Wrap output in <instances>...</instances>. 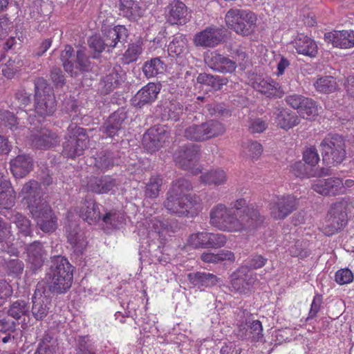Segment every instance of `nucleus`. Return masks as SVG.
<instances>
[{
  "label": "nucleus",
  "mask_w": 354,
  "mask_h": 354,
  "mask_svg": "<svg viewBox=\"0 0 354 354\" xmlns=\"http://www.w3.org/2000/svg\"><path fill=\"white\" fill-rule=\"evenodd\" d=\"M167 9V21L171 24H184L187 21V8L182 1L174 0Z\"/></svg>",
  "instance_id": "obj_28"
},
{
  "label": "nucleus",
  "mask_w": 354,
  "mask_h": 354,
  "mask_svg": "<svg viewBox=\"0 0 354 354\" xmlns=\"http://www.w3.org/2000/svg\"><path fill=\"white\" fill-rule=\"evenodd\" d=\"M105 45L107 46V51L116 47L118 44L127 42L129 37L128 30L124 26H116L111 28H105L102 30Z\"/></svg>",
  "instance_id": "obj_22"
},
{
  "label": "nucleus",
  "mask_w": 354,
  "mask_h": 354,
  "mask_svg": "<svg viewBox=\"0 0 354 354\" xmlns=\"http://www.w3.org/2000/svg\"><path fill=\"white\" fill-rule=\"evenodd\" d=\"M165 64L160 57L152 58L147 61L142 67V71L147 77H152L158 74L162 73L165 71Z\"/></svg>",
  "instance_id": "obj_42"
},
{
  "label": "nucleus",
  "mask_w": 354,
  "mask_h": 354,
  "mask_svg": "<svg viewBox=\"0 0 354 354\" xmlns=\"http://www.w3.org/2000/svg\"><path fill=\"white\" fill-rule=\"evenodd\" d=\"M10 219L15 223L19 233L24 236H32V230L30 221L19 212L13 213Z\"/></svg>",
  "instance_id": "obj_43"
},
{
  "label": "nucleus",
  "mask_w": 354,
  "mask_h": 354,
  "mask_svg": "<svg viewBox=\"0 0 354 354\" xmlns=\"http://www.w3.org/2000/svg\"><path fill=\"white\" fill-rule=\"evenodd\" d=\"M314 86L317 91L328 93L336 90L337 82L333 77L325 76L318 79Z\"/></svg>",
  "instance_id": "obj_50"
},
{
  "label": "nucleus",
  "mask_w": 354,
  "mask_h": 354,
  "mask_svg": "<svg viewBox=\"0 0 354 354\" xmlns=\"http://www.w3.org/2000/svg\"><path fill=\"white\" fill-rule=\"evenodd\" d=\"M50 77L56 88H62L65 84V77L60 68L53 66L50 73Z\"/></svg>",
  "instance_id": "obj_61"
},
{
  "label": "nucleus",
  "mask_w": 354,
  "mask_h": 354,
  "mask_svg": "<svg viewBox=\"0 0 354 354\" xmlns=\"http://www.w3.org/2000/svg\"><path fill=\"white\" fill-rule=\"evenodd\" d=\"M45 279L50 292L57 295L64 294L72 286L73 267L66 257L55 255L50 258V265Z\"/></svg>",
  "instance_id": "obj_2"
},
{
  "label": "nucleus",
  "mask_w": 354,
  "mask_h": 354,
  "mask_svg": "<svg viewBox=\"0 0 354 354\" xmlns=\"http://www.w3.org/2000/svg\"><path fill=\"white\" fill-rule=\"evenodd\" d=\"M210 223L225 232H250L259 227L265 218L257 207L247 205L243 198L231 203L230 207L219 203L210 210Z\"/></svg>",
  "instance_id": "obj_1"
},
{
  "label": "nucleus",
  "mask_w": 354,
  "mask_h": 354,
  "mask_svg": "<svg viewBox=\"0 0 354 354\" xmlns=\"http://www.w3.org/2000/svg\"><path fill=\"white\" fill-rule=\"evenodd\" d=\"M306 245L307 243L303 241H295L288 248L290 254L292 257H299L301 258L308 257L310 253L306 250Z\"/></svg>",
  "instance_id": "obj_54"
},
{
  "label": "nucleus",
  "mask_w": 354,
  "mask_h": 354,
  "mask_svg": "<svg viewBox=\"0 0 354 354\" xmlns=\"http://www.w3.org/2000/svg\"><path fill=\"white\" fill-rule=\"evenodd\" d=\"M197 82L210 86L214 90H219L227 82V80L218 75L200 73L197 77Z\"/></svg>",
  "instance_id": "obj_44"
},
{
  "label": "nucleus",
  "mask_w": 354,
  "mask_h": 354,
  "mask_svg": "<svg viewBox=\"0 0 354 354\" xmlns=\"http://www.w3.org/2000/svg\"><path fill=\"white\" fill-rule=\"evenodd\" d=\"M30 140L34 147L39 149H48L58 145V136L46 129H41L30 136Z\"/></svg>",
  "instance_id": "obj_21"
},
{
  "label": "nucleus",
  "mask_w": 354,
  "mask_h": 354,
  "mask_svg": "<svg viewBox=\"0 0 354 354\" xmlns=\"http://www.w3.org/2000/svg\"><path fill=\"white\" fill-rule=\"evenodd\" d=\"M21 193L24 194V198L27 201L29 210L32 209L31 205L39 206L44 203H47L41 196L40 187L39 183L34 180H31L24 185Z\"/></svg>",
  "instance_id": "obj_29"
},
{
  "label": "nucleus",
  "mask_w": 354,
  "mask_h": 354,
  "mask_svg": "<svg viewBox=\"0 0 354 354\" xmlns=\"http://www.w3.org/2000/svg\"><path fill=\"white\" fill-rule=\"evenodd\" d=\"M74 57L75 55L73 47L69 45L65 46L64 49L60 53L59 58L65 71L71 77L77 76V71H74Z\"/></svg>",
  "instance_id": "obj_40"
},
{
  "label": "nucleus",
  "mask_w": 354,
  "mask_h": 354,
  "mask_svg": "<svg viewBox=\"0 0 354 354\" xmlns=\"http://www.w3.org/2000/svg\"><path fill=\"white\" fill-rule=\"evenodd\" d=\"M142 52V41L139 39L135 43L130 44L123 54L122 60L126 64L136 62Z\"/></svg>",
  "instance_id": "obj_49"
},
{
  "label": "nucleus",
  "mask_w": 354,
  "mask_h": 354,
  "mask_svg": "<svg viewBox=\"0 0 354 354\" xmlns=\"http://www.w3.org/2000/svg\"><path fill=\"white\" fill-rule=\"evenodd\" d=\"M300 116L307 120L314 119L318 115V109L315 102L308 97L303 100L302 104L297 109Z\"/></svg>",
  "instance_id": "obj_45"
},
{
  "label": "nucleus",
  "mask_w": 354,
  "mask_h": 354,
  "mask_svg": "<svg viewBox=\"0 0 354 354\" xmlns=\"http://www.w3.org/2000/svg\"><path fill=\"white\" fill-rule=\"evenodd\" d=\"M256 280V274L252 271L247 267H240L232 274V288L240 293H246Z\"/></svg>",
  "instance_id": "obj_14"
},
{
  "label": "nucleus",
  "mask_w": 354,
  "mask_h": 354,
  "mask_svg": "<svg viewBox=\"0 0 354 354\" xmlns=\"http://www.w3.org/2000/svg\"><path fill=\"white\" fill-rule=\"evenodd\" d=\"M127 118L126 111L124 109H118L108 118L100 127V131L107 137L113 138L121 130Z\"/></svg>",
  "instance_id": "obj_18"
},
{
  "label": "nucleus",
  "mask_w": 354,
  "mask_h": 354,
  "mask_svg": "<svg viewBox=\"0 0 354 354\" xmlns=\"http://www.w3.org/2000/svg\"><path fill=\"white\" fill-rule=\"evenodd\" d=\"M205 60L210 68L222 73H232L236 70L234 62L216 51L212 52Z\"/></svg>",
  "instance_id": "obj_20"
},
{
  "label": "nucleus",
  "mask_w": 354,
  "mask_h": 354,
  "mask_svg": "<svg viewBox=\"0 0 354 354\" xmlns=\"http://www.w3.org/2000/svg\"><path fill=\"white\" fill-rule=\"evenodd\" d=\"M347 201L342 199L332 204L322 226V232L331 236L341 230L347 223Z\"/></svg>",
  "instance_id": "obj_7"
},
{
  "label": "nucleus",
  "mask_w": 354,
  "mask_h": 354,
  "mask_svg": "<svg viewBox=\"0 0 354 354\" xmlns=\"http://www.w3.org/2000/svg\"><path fill=\"white\" fill-rule=\"evenodd\" d=\"M268 259L260 254H252L245 261V264L241 267H247L250 271L262 268L266 263Z\"/></svg>",
  "instance_id": "obj_56"
},
{
  "label": "nucleus",
  "mask_w": 354,
  "mask_h": 354,
  "mask_svg": "<svg viewBox=\"0 0 354 354\" xmlns=\"http://www.w3.org/2000/svg\"><path fill=\"white\" fill-rule=\"evenodd\" d=\"M120 11L124 17L128 18L136 17L140 15V6L133 0H120Z\"/></svg>",
  "instance_id": "obj_51"
},
{
  "label": "nucleus",
  "mask_w": 354,
  "mask_h": 354,
  "mask_svg": "<svg viewBox=\"0 0 354 354\" xmlns=\"http://www.w3.org/2000/svg\"><path fill=\"white\" fill-rule=\"evenodd\" d=\"M35 111L40 118L51 116L56 111V100L53 88L43 77L34 80Z\"/></svg>",
  "instance_id": "obj_3"
},
{
  "label": "nucleus",
  "mask_w": 354,
  "mask_h": 354,
  "mask_svg": "<svg viewBox=\"0 0 354 354\" xmlns=\"http://www.w3.org/2000/svg\"><path fill=\"white\" fill-rule=\"evenodd\" d=\"M21 66L22 62L18 57L10 59L2 68V73L6 77L12 79Z\"/></svg>",
  "instance_id": "obj_53"
},
{
  "label": "nucleus",
  "mask_w": 354,
  "mask_h": 354,
  "mask_svg": "<svg viewBox=\"0 0 354 354\" xmlns=\"http://www.w3.org/2000/svg\"><path fill=\"white\" fill-rule=\"evenodd\" d=\"M169 133L162 127H153L147 130L142 137L143 147L149 153L158 151L168 141Z\"/></svg>",
  "instance_id": "obj_13"
},
{
  "label": "nucleus",
  "mask_w": 354,
  "mask_h": 354,
  "mask_svg": "<svg viewBox=\"0 0 354 354\" xmlns=\"http://www.w3.org/2000/svg\"><path fill=\"white\" fill-rule=\"evenodd\" d=\"M200 178L205 185L218 186L226 183L227 175L223 169H216L202 174Z\"/></svg>",
  "instance_id": "obj_38"
},
{
  "label": "nucleus",
  "mask_w": 354,
  "mask_h": 354,
  "mask_svg": "<svg viewBox=\"0 0 354 354\" xmlns=\"http://www.w3.org/2000/svg\"><path fill=\"white\" fill-rule=\"evenodd\" d=\"M80 216L90 225L97 223L101 219L99 205L91 198H86L82 203Z\"/></svg>",
  "instance_id": "obj_27"
},
{
  "label": "nucleus",
  "mask_w": 354,
  "mask_h": 354,
  "mask_svg": "<svg viewBox=\"0 0 354 354\" xmlns=\"http://www.w3.org/2000/svg\"><path fill=\"white\" fill-rule=\"evenodd\" d=\"M116 161L117 158L113 152L109 150H102L95 158L94 166L101 171H105L112 168Z\"/></svg>",
  "instance_id": "obj_37"
},
{
  "label": "nucleus",
  "mask_w": 354,
  "mask_h": 354,
  "mask_svg": "<svg viewBox=\"0 0 354 354\" xmlns=\"http://www.w3.org/2000/svg\"><path fill=\"white\" fill-rule=\"evenodd\" d=\"M8 315L15 319H19L22 316H29L30 306L28 302L22 299L14 301L8 310Z\"/></svg>",
  "instance_id": "obj_48"
},
{
  "label": "nucleus",
  "mask_w": 354,
  "mask_h": 354,
  "mask_svg": "<svg viewBox=\"0 0 354 354\" xmlns=\"http://www.w3.org/2000/svg\"><path fill=\"white\" fill-rule=\"evenodd\" d=\"M160 91V84L148 83L137 92L133 98V103L136 106L141 108L145 104L154 102Z\"/></svg>",
  "instance_id": "obj_24"
},
{
  "label": "nucleus",
  "mask_w": 354,
  "mask_h": 354,
  "mask_svg": "<svg viewBox=\"0 0 354 354\" xmlns=\"http://www.w3.org/2000/svg\"><path fill=\"white\" fill-rule=\"evenodd\" d=\"M320 146L323 161L327 164H339L346 158L345 140L339 135H329L322 140Z\"/></svg>",
  "instance_id": "obj_8"
},
{
  "label": "nucleus",
  "mask_w": 354,
  "mask_h": 354,
  "mask_svg": "<svg viewBox=\"0 0 354 354\" xmlns=\"http://www.w3.org/2000/svg\"><path fill=\"white\" fill-rule=\"evenodd\" d=\"M199 155V146L190 144L180 147L176 151L174 159L176 165L180 168L196 175L201 172V169L197 167Z\"/></svg>",
  "instance_id": "obj_10"
},
{
  "label": "nucleus",
  "mask_w": 354,
  "mask_h": 354,
  "mask_svg": "<svg viewBox=\"0 0 354 354\" xmlns=\"http://www.w3.org/2000/svg\"><path fill=\"white\" fill-rule=\"evenodd\" d=\"M52 339V335L48 333H45L38 344L36 353L39 354H50L52 351L50 343Z\"/></svg>",
  "instance_id": "obj_62"
},
{
  "label": "nucleus",
  "mask_w": 354,
  "mask_h": 354,
  "mask_svg": "<svg viewBox=\"0 0 354 354\" xmlns=\"http://www.w3.org/2000/svg\"><path fill=\"white\" fill-rule=\"evenodd\" d=\"M27 253V261L30 264V269L36 272L43 266L46 258V252L43 244L36 241L28 244L25 248Z\"/></svg>",
  "instance_id": "obj_17"
},
{
  "label": "nucleus",
  "mask_w": 354,
  "mask_h": 354,
  "mask_svg": "<svg viewBox=\"0 0 354 354\" xmlns=\"http://www.w3.org/2000/svg\"><path fill=\"white\" fill-rule=\"evenodd\" d=\"M257 17L250 11L231 8L225 15L227 26L237 34L247 36L253 32Z\"/></svg>",
  "instance_id": "obj_5"
},
{
  "label": "nucleus",
  "mask_w": 354,
  "mask_h": 354,
  "mask_svg": "<svg viewBox=\"0 0 354 354\" xmlns=\"http://www.w3.org/2000/svg\"><path fill=\"white\" fill-rule=\"evenodd\" d=\"M324 40L333 46L350 48L354 46V30H334L324 35Z\"/></svg>",
  "instance_id": "obj_19"
},
{
  "label": "nucleus",
  "mask_w": 354,
  "mask_h": 354,
  "mask_svg": "<svg viewBox=\"0 0 354 354\" xmlns=\"http://www.w3.org/2000/svg\"><path fill=\"white\" fill-rule=\"evenodd\" d=\"M187 279L194 286L205 287L214 286L218 281V279L216 275L201 272L189 273Z\"/></svg>",
  "instance_id": "obj_35"
},
{
  "label": "nucleus",
  "mask_w": 354,
  "mask_h": 354,
  "mask_svg": "<svg viewBox=\"0 0 354 354\" xmlns=\"http://www.w3.org/2000/svg\"><path fill=\"white\" fill-rule=\"evenodd\" d=\"M15 203V194L11 183L0 176V209H8Z\"/></svg>",
  "instance_id": "obj_32"
},
{
  "label": "nucleus",
  "mask_w": 354,
  "mask_h": 354,
  "mask_svg": "<svg viewBox=\"0 0 354 354\" xmlns=\"http://www.w3.org/2000/svg\"><path fill=\"white\" fill-rule=\"evenodd\" d=\"M11 228L10 224L4 222L0 217V243L8 244L15 239Z\"/></svg>",
  "instance_id": "obj_58"
},
{
  "label": "nucleus",
  "mask_w": 354,
  "mask_h": 354,
  "mask_svg": "<svg viewBox=\"0 0 354 354\" xmlns=\"http://www.w3.org/2000/svg\"><path fill=\"white\" fill-rule=\"evenodd\" d=\"M207 232L192 234L187 239V244L194 248H207Z\"/></svg>",
  "instance_id": "obj_52"
},
{
  "label": "nucleus",
  "mask_w": 354,
  "mask_h": 354,
  "mask_svg": "<svg viewBox=\"0 0 354 354\" xmlns=\"http://www.w3.org/2000/svg\"><path fill=\"white\" fill-rule=\"evenodd\" d=\"M116 185L115 180L110 176L91 178L88 183L87 189L97 194H106Z\"/></svg>",
  "instance_id": "obj_31"
},
{
  "label": "nucleus",
  "mask_w": 354,
  "mask_h": 354,
  "mask_svg": "<svg viewBox=\"0 0 354 354\" xmlns=\"http://www.w3.org/2000/svg\"><path fill=\"white\" fill-rule=\"evenodd\" d=\"M335 281L339 285L349 283L353 280V274L348 268L341 269L335 273Z\"/></svg>",
  "instance_id": "obj_64"
},
{
  "label": "nucleus",
  "mask_w": 354,
  "mask_h": 354,
  "mask_svg": "<svg viewBox=\"0 0 354 354\" xmlns=\"http://www.w3.org/2000/svg\"><path fill=\"white\" fill-rule=\"evenodd\" d=\"M268 127L267 120L256 118L251 119L248 125L251 133H260L263 132Z\"/></svg>",
  "instance_id": "obj_59"
},
{
  "label": "nucleus",
  "mask_w": 354,
  "mask_h": 354,
  "mask_svg": "<svg viewBox=\"0 0 354 354\" xmlns=\"http://www.w3.org/2000/svg\"><path fill=\"white\" fill-rule=\"evenodd\" d=\"M162 185V178L160 176L157 175L151 176L146 183L145 197L150 199H155L158 198Z\"/></svg>",
  "instance_id": "obj_47"
},
{
  "label": "nucleus",
  "mask_w": 354,
  "mask_h": 354,
  "mask_svg": "<svg viewBox=\"0 0 354 354\" xmlns=\"http://www.w3.org/2000/svg\"><path fill=\"white\" fill-rule=\"evenodd\" d=\"M119 74L115 70H112L108 75L103 77L100 82L102 93L107 94L112 91L120 84Z\"/></svg>",
  "instance_id": "obj_46"
},
{
  "label": "nucleus",
  "mask_w": 354,
  "mask_h": 354,
  "mask_svg": "<svg viewBox=\"0 0 354 354\" xmlns=\"http://www.w3.org/2000/svg\"><path fill=\"white\" fill-rule=\"evenodd\" d=\"M207 248H219L225 245L227 241L225 235L221 233L208 232Z\"/></svg>",
  "instance_id": "obj_57"
},
{
  "label": "nucleus",
  "mask_w": 354,
  "mask_h": 354,
  "mask_svg": "<svg viewBox=\"0 0 354 354\" xmlns=\"http://www.w3.org/2000/svg\"><path fill=\"white\" fill-rule=\"evenodd\" d=\"M312 189L324 196H335L345 192L343 181L339 178L318 179L312 185Z\"/></svg>",
  "instance_id": "obj_16"
},
{
  "label": "nucleus",
  "mask_w": 354,
  "mask_h": 354,
  "mask_svg": "<svg viewBox=\"0 0 354 354\" xmlns=\"http://www.w3.org/2000/svg\"><path fill=\"white\" fill-rule=\"evenodd\" d=\"M192 188V185L188 180L180 178L171 183V187L167 194L182 197L193 196L194 194H187Z\"/></svg>",
  "instance_id": "obj_41"
},
{
  "label": "nucleus",
  "mask_w": 354,
  "mask_h": 354,
  "mask_svg": "<svg viewBox=\"0 0 354 354\" xmlns=\"http://www.w3.org/2000/svg\"><path fill=\"white\" fill-rule=\"evenodd\" d=\"M187 38L183 34H176L173 37V39L168 45V52L170 55L180 56L183 55L187 49Z\"/></svg>",
  "instance_id": "obj_39"
},
{
  "label": "nucleus",
  "mask_w": 354,
  "mask_h": 354,
  "mask_svg": "<svg viewBox=\"0 0 354 354\" xmlns=\"http://www.w3.org/2000/svg\"><path fill=\"white\" fill-rule=\"evenodd\" d=\"M200 198L196 194L182 197L167 194L163 205L172 214L178 216H193L195 214L194 206L198 204Z\"/></svg>",
  "instance_id": "obj_9"
},
{
  "label": "nucleus",
  "mask_w": 354,
  "mask_h": 354,
  "mask_svg": "<svg viewBox=\"0 0 354 354\" xmlns=\"http://www.w3.org/2000/svg\"><path fill=\"white\" fill-rule=\"evenodd\" d=\"M77 354H93L88 336H79L77 339Z\"/></svg>",
  "instance_id": "obj_55"
},
{
  "label": "nucleus",
  "mask_w": 354,
  "mask_h": 354,
  "mask_svg": "<svg viewBox=\"0 0 354 354\" xmlns=\"http://www.w3.org/2000/svg\"><path fill=\"white\" fill-rule=\"evenodd\" d=\"M292 44L299 54L310 57H315L317 54L318 48L316 42L306 35H298Z\"/></svg>",
  "instance_id": "obj_30"
},
{
  "label": "nucleus",
  "mask_w": 354,
  "mask_h": 354,
  "mask_svg": "<svg viewBox=\"0 0 354 354\" xmlns=\"http://www.w3.org/2000/svg\"><path fill=\"white\" fill-rule=\"evenodd\" d=\"M275 114L276 123L281 129H289L300 122L299 117L287 109H278Z\"/></svg>",
  "instance_id": "obj_34"
},
{
  "label": "nucleus",
  "mask_w": 354,
  "mask_h": 354,
  "mask_svg": "<svg viewBox=\"0 0 354 354\" xmlns=\"http://www.w3.org/2000/svg\"><path fill=\"white\" fill-rule=\"evenodd\" d=\"M254 88L268 97H281L283 94L279 84L270 77L257 82Z\"/></svg>",
  "instance_id": "obj_33"
},
{
  "label": "nucleus",
  "mask_w": 354,
  "mask_h": 354,
  "mask_svg": "<svg viewBox=\"0 0 354 354\" xmlns=\"http://www.w3.org/2000/svg\"><path fill=\"white\" fill-rule=\"evenodd\" d=\"M303 159L305 163L310 165L311 167L315 166L319 160V156L317 149L314 147H310L306 149L304 151Z\"/></svg>",
  "instance_id": "obj_63"
},
{
  "label": "nucleus",
  "mask_w": 354,
  "mask_h": 354,
  "mask_svg": "<svg viewBox=\"0 0 354 354\" xmlns=\"http://www.w3.org/2000/svg\"><path fill=\"white\" fill-rule=\"evenodd\" d=\"M66 233L68 243L71 245L73 252L76 254H82L87 242L79 225L69 224L66 227Z\"/></svg>",
  "instance_id": "obj_23"
},
{
  "label": "nucleus",
  "mask_w": 354,
  "mask_h": 354,
  "mask_svg": "<svg viewBox=\"0 0 354 354\" xmlns=\"http://www.w3.org/2000/svg\"><path fill=\"white\" fill-rule=\"evenodd\" d=\"M30 211L32 218L36 221L39 229L45 233H52L57 227V218L48 203L39 206L31 205Z\"/></svg>",
  "instance_id": "obj_11"
},
{
  "label": "nucleus",
  "mask_w": 354,
  "mask_h": 354,
  "mask_svg": "<svg viewBox=\"0 0 354 354\" xmlns=\"http://www.w3.org/2000/svg\"><path fill=\"white\" fill-rule=\"evenodd\" d=\"M32 159L26 154H20L10 161V169L15 178L26 176L32 169Z\"/></svg>",
  "instance_id": "obj_25"
},
{
  "label": "nucleus",
  "mask_w": 354,
  "mask_h": 354,
  "mask_svg": "<svg viewBox=\"0 0 354 354\" xmlns=\"http://www.w3.org/2000/svg\"><path fill=\"white\" fill-rule=\"evenodd\" d=\"M65 139L62 153L67 158H75L80 156L88 147L89 140L86 129L75 124L69 126L68 136Z\"/></svg>",
  "instance_id": "obj_4"
},
{
  "label": "nucleus",
  "mask_w": 354,
  "mask_h": 354,
  "mask_svg": "<svg viewBox=\"0 0 354 354\" xmlns=\"http://www.w3.org/2000/svg\"><path fill=\"white\" fill-rule=\"evenodd\" d=\"M223 39V30L216 27H208L196 33L193 39L196 46L213 48Z\"/></svg>",
  "instance_id": "obj_15"
},
{
  "label": "nucleus",
  "mask_w": 354,
  "mask_h": 354,
  "mask_svg": "<svg viewBox=\"0 0 354 354\" xmlns=\"http://www.w3.org/2000/svg\"><path fill=\"white\" fill-rule=\"evenodd\" d=\"M225 125L216 120H209L201 124H192L185 129L184 136L189 140L203 142L223 135Z\"/></svg>",
  "instance_id": "obj_6"
},
{
  "label": "nucleus",
  "mask_w": 354,
  "mask_h": 354,
  "mask_svg": "<svg viewBox=\"0 0 354 354\" xmlns=\"http://www.w3.org/2000/svg\"><path fill=\"white\" fill-rule=\"evenodd\" d=\"M298 204V199L291 194L274 196L269 203L270 214L276 220L284 219L297 208Z\"/></svg>",
  "instance_id": "obj_12"
},
{
  "label": "nucleus",
  "mask_w": 354,
  "mask_h": 354,
  "mask_svg": "<svg viewBox=\"0 0 354 354\" xmlns=\"http://www.w3.org/2000/svg\"><path fill=\"white\" fill-rule=\"evenodd\" d=\"M183 106L178 102H166L161 112V118L164 120L178 121L183 113Z\"/></svg>",
  "instance_id": "obj_36"
},
{
  "label": "nucleus",
  "mask_w": 354,
  "mask_h": 354,
  "mask_svg": "<svg viewBox=\"0 0 354 354\" xmlns=\"http://www.w3.org/2000/svg\"><path fill=\"white\" fill-rule=\"evenodd\" d=\"M50 301L46 296L35 292L32 297V308L30 313L37 321L44 320L50 312Z\"/></svg>",
  "instance_id": "obj_26"
},
{
  "label": "nucleus",
  "mask_w": 354,
  "mask_h": 354,
  "mask_svg": "<svg viewBox=\"0 0 354 354\" xmlns=\"http://www.w3.org/2000/svg\"><path fill=\"white\" fill-rule=\"evenodd\" d=\"M75 68L82 71H88L91 68V63L88 57L82 50L76 52Z\"/></svg>",
  "instance_id": "obj_60"
}]
</instances>
